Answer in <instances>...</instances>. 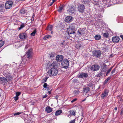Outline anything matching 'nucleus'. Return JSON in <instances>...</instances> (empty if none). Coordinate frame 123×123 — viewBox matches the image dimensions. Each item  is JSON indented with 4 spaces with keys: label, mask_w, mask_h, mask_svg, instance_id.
<instances>
[{
    "label": "nucleus",
    "mask_w": 123,
    "mask_h": 123,
    "mask_svg": "<svg viewBox=\"0 0 123 123\" xmlns=\"http://www.w3.org/2000/svg\"><path fill=\"white\" fill-rule=\"evenodd\" d=\"M113 68L112 67L110 69H108L106 72V75H107L111 71Z\"/></svg>",
    "instance_id": "nucleus-40"
},
{
    "label": "nucleus",
    "mask_w": 123,
    "mask_h": 123,
    "mask_svg": "<svg viewBox=\"0 0 123 123\" xmlns=\"http://www.w3.org/2000/svg\"><path fill=\"white\" fill-rule=\"evenodd\" d=\"M0 82L2 84L5 85L7 84L8 82L6 78L2 77H0Z\"/></svg>",
    "instance_id": "nucleus-8"
},
{
    "label": "nucleus",
    "mask_w": 123,
    "mask_h": 123,
    "mask_svg": "<svg viewBox=\"0 0 123 123\" xmlns=\"http://www.w3.org/2000/svg\"><path fill=\"white\" fill-rule=\"evenodd\" d=\"M36 32V29L34 30L33 32L31 33V36H34Z\"/></svg>",
    "instance_id": "nucleus-34"
},
{
    "label": "nucleus",
    "mask_w": 123,
    "mask_h": 123,
    "mask_svg": "<svg viewBox=\"0 0 123 123\" xmlns=\"http://www.w3.org/2000/svg\"><path fill=\"white\" fill-rule=\"evenodd\" d=\"M101 52L99 50H95L92 52V56L96 58H99L101 55Z\"/></svg>",
    "instance_id": "nucleus-2"
},
{
    "label": "nucleus",
    "mask_w": 123,
    "mask_h": 123,
    "mask_svg": "<svg viewBox=\"0 0 123 123\" xmlns=\"http://www.w3.org/2000/svg\"><path fill=\"white\" fill-rule=\"evenodd\" d=\"M62 112V111L61 110H57L55 112V115L56 116H58L60 115Z\"/></svg>",
    "instance_id": "nucleus-19"
},
{
    "label": "nucleus",
    "mask_w": 123,
    "mask_h": 123,
    "mask_svg": "<svg viewBox=\"0 0 123 123\" xmlns=\"http://www.w3.org/2000/svg\"><path fill=\"white\" fill-rule=\"evenodd\" d=\"M64 43L62 42V43H61V44H62V45H63V44H64Z\"/></svg>",
    "instance_id": "nucleus-62"
},
{
    "label": "nucleus",
    "mask_w": 123,
    "mask_h": 123,
    "mask_svg": "<svg viewBox=\"0 0 123 123\" xmlns=\"http://www.w3.org/2000/svg\"><path fill=\"white\" fill-rule=\"evenodd\" d=\"M69 35V36L70 37L72 38H74L75 37V33H72L70 34H68Z\"/></svg>",
    "instance_id": "nucleus-39"
},
{
    "label": "nucleus",
    "mask_w": 123,
    "mask_h": 123,
    "mask_svg": "<svg viewBox=\"0 0 123 123\" xmlns=\"http://www.w3.org/2000/svg\"><path fill=\"white\" fill-rule=\"evenodd\" d=\"M108 91L107 90H105L104 92L103 93L101 96V98L102 99H104L106 97L108 96Z\"/></svg>",
    "instance_id": "nucleus-11"
},
{
    "label": "nucleus",
    "mask_w": 123,
    "mask_h": 123,
    "mask_svg": "<svg viewBox=\"0 0 123 123\" xmlns=\"http://www.w3.org/2000/svg\"><path fill=\"white\" fill-rule=\"evenodd\" d=\"M26 11L24 9H21L20 11V12L22 14H24L26 13Z\"/></svg>",
    "instance_id": "nucleus-32"
},
{
    "label": "nucleus",
    "mask_w": 123,
    "mask_h": 123,
    "mask_svg": "<svg viewBox=\"0 0 123 123\" xmlns=\"http://www.w3.org/2000/svg\"><path fill=\"white\" fill-rule=\"evenodd\" d=\"M44 88L43 89L44 90H48L49 89V87L47 86L46 88Z\"/></svg>",
    "instance_id": "nucleus-51"
},
{
    "label": "nucleus",
    "mask_w": 123,
    "mask_h": 123,
    "mask_svg": "<svg viewBox=\"0 0 123 123\" xmlns=\"http://www.w3.org/2000/svg\"><path fill=\"white\" fill-rule=\"evenodd\" d=\"M117 107H115L114 108V109L115 110H117Z\"/></svg>",
    "instance_id": "nucleus-61"
},
{
    "label": "nucleus",
    "mask_w": 123,
    "mask_h": 123,
    "mask_svg": "<svg viewBox=\"0 0 123 123\" xmlns=\"http://www.w3.org/2000/svg\"><path fill=\"white\" fill-rule=\"evenodd\" d=\"M108 82V81H107V80H106L105 81V84L107 83Z\"/></svg>",
    "instance_id": "nucleus-60"
},
{
    "label": "nucleus",
    "mask_w": 123,
    "mask_h": 123,
    "mask_svg": "<svg viewBox=\"0 0 123 123\" xmlns=\"http://www.w3.org/2000/svg\"><path fill=\"white\" fill-rule=\"evenodd\" d=\"M87 86L89 87H91L92 86L93 84H92L89 83H88L87 85Z\"/></svg>",
    "instance_id": "nucleus-47"
},
{
    "label": "nucleus",
    "mask_w": 123,
    "mask_h": 123,
    "mask_svg": "<svg viewBox=\"0 0 123 123\" xmlns=\"http://www.w3.org/2000/svg\"><path fill=\"white\" fill-rule=\"evenodd\" d=\"M76 111L72 110L70 111V114L73 115L74 116H75V115Z\"/></svg>",
    "instance_id": "nucleus-26"
},
{
    "label": "nucleus",
    "mask_w": 123,
    "mask_h": 123,
    "mask_svg": "<svg viewBox=\"0 0 123 123\" xmlns=\"http://www.w3.org/2000/svg\"><path fill=\"white\" fill-rule=\"evenodd\" d=\"M83 91L84 92L86 93H87L90 90V89L89 87H86L83 89Z\"/></svg>",
    "instance_id": "nucleus-22"
},
{
    "label": "nucleus",
    "mask_w": 123,
    "mask_h": 123,
    "mask_svg": "<svg viewBox=\"0 0 123 123\" xmlns=\"http://www.w3.org/2000/svg\"><path fill=\"white\" fill-rule=\"evenodd\" d=\"M118 20L119 21H117L118 23H122L123 22V18L121 17H119L118 18Z\"/></svg>",
    "instance_id": "nucleus-27"
},
{
    "label": "nucleus",
    "mask_w": 123,
    "mask_h": 123,
    "mask_svg": "<svg viewBox=\"0 0 123 123\" xmlns=\"http://www.w3.org/2000/svg\"><path fill=\"white\" fill-rule=\"evenodd\" d=\"M51 37V36L49 35H46L43 37V39H44L46 40L48 39Z\"/></svg>",
    "instance_id": "nucleus-28"
},
{
    "label": "nucleus",
    "mask_w": 123,
    "mask_h": 123,
    "mask_svg": "<svg viewBox=\"0 0 123 123\" xmlns=\"http://www.w3.org/2000/svg\"><path fill=\"white\" fill-rule=\"evenodd\" d=\"M120 114L121 115H123V110H121V112L120 113Z\"/></svg>",
    "instance_id": "nucleus-56"
},
{
    "label": "nucleus",
    "mask_w": 123,
    "mask_h": 123,
    "mask_svg": "<svg viewBox=\"0 0 123 123\" xmlns=\"http://www.w3.org/2000/svg\"><path fill=\"white\" fill-rule=\"evenodd\" d=\"M101 38V36L99 35H96L94 37L95 39L97 40L100 39Z\"/></svg>",
    "instance_id": "nucleus-25"
},
{
    "label": "nucleus",
    "mask_w": 123,
    "mask_h": 123,
    "mask_svg": "<svg viewBox=\"0 0 123 123\" xmlns=\"http://www.w3.org/2000/svg\"><path fill=\"white\" fill-rule=\"evenodd\" d=\"M67 32L68 34H70L72 33H75V30H73L72 29H71L69 28L68 29Z\"/></svg>",
    "instance_id": "nucleus-16"
},
{
    "label": "nucleus",
    "mask_w": 123,
    "mask_h": 123,
    "mask_svg": "<svg viewBox=\"0 0 123 123\" xmlns=\"http://www.w3.org/2000/svg\"><path fill=\"white\" fill-rule=\"evenodd\" d=\"M110 1V0H103V3L106 5H109V2ZM107 6H108V5H107Z\"/></svg>",
    "instance_id": "nucleus-24"
},
{
    "label": "nucleus",
    "mask_w": 123,
    "mask_h": 123,
    "mask_svg": "<svg viewBox=\"0 0 123 123\" xmlns=\"http://www.w3.org/2000/svg\"><path fill=\"white\" fill-rule=\"evenodd\" d=\"M54 66H53V67L52 68L49 69L48 71V73L49 75H52V71L54 70Z\"/></svg>",
    "instance_id": "nucleus-23"
},
{
    "label": "nucleus",
    "mask_w": 123,
    "mask_h": 123,
    "mask_svg": "<svg viewBox=\"0 0 123 123\" xmlns=\"http://www.w3.org/2000/svg\"><path fill=\"white\" fill-rule=\"evenodd\" d=\"M55 63H54V67L55 66ZM58 71V69L56 68H55L54 67V75H57Z\"/></svg>",
    "instance_id": "nucleus-30"
},
{
    "label": "nucleus",
    "mask_w": 123,
    "mask_h": 123,
    "mask_svg": "<svg viewBox=\"0 0 123 123\" xmlns=\"http://www.w3.org/2000/svg\"><path fill=\"white\" fill-rule=\"evenodd\" d=\"M76 9L74 7H71L67 11L69 12V13H74Z\"/></svg>",
    "instance_id": "nucleus-13"
},
{
    "label": "nucleus",
    "mask_w": 123,
    "mask_h": 123,
    "mask_svg": "<svg viewBox=\"0 0 123 123\" xmlns=\"http://www.w3.org/2000/svg\"><path fill=\"white\" fill-rule=\"evenodd\" d=\"M22 112H15L14 113V116H16L18 115L19 114H21Z\"/></svg>",
    "instance_id": "nucleus-42"
},
{
    "label": "nucleus",
    "mask_w": 123,
    "mask_h": 123,
    "mask_svg": "<svg viewBox=\"0 0 123 123\" xmlns=\"http://www.w3.org/2000/svg\"><path fill=\"white\" fill-rule=\"evenodd\" d=\"M120 37L123 40V35H120Z\"/></svg>",
    "instance_id": "nucleus-57"
},
{
    "label": "nucleus",
    "mask_w": 123,
    "mask_h": 123,
    "mask_svg": "<svg viewBox=\"0 0 123 123\" xmlns=\"http://www.w3.org/2000/svg\"><path fill=\"white\" fill-rule=\"evenodd\" d=\"M5 77H6L7 80L9 81H10L12 79L11 75L10 74L7 75L5 76Z\"/></svg>",
    "instance_id": "nucleus-21"
},
{
    "label": "nucleus",
    "mask_w": 123,
    "mask_h": 123,
    "mask_svg": "<svg viewBox=\"0 0 123 123\" xmlns=\"http://www.w3.org/2000/svg\"><path fill=\"white\" fill-rule=\"evenodd\" d=\"M13 4L12 2L11 1H8L6 2L5 5V7L6 9L11 8Z\"/></svg>",
    "instance_id": "nucleus-4"
},
{
    "label": "nucleus",
    "mask_w": 123,
    "mask_h": 123,
    "mask_svg": "<svg viewBox=\"0 0 123 123\" xmlns=\"http://www.w3.org/2000/svg\"><path fill=\"white\" fill-rule=\"evenodd\" d=\"M19 35V38L22 40H24L27 37V35L25 33H20Z\"/></svg>",
    "instance_id": "nucleus-9"
},
{
    "label": "nucleus",
    "mask_w": 123,
    "mask_h": 123,
    "mask_svg": "<svg viewBox=\"0 0 123 123\" xmlns=\"http://www.w3.org/2000/svg\"><path fill=\"white\" fill-rule=\"evenodd\" d=\"M69 61L67 59L64 60L61 63L62 68L67 69L69 65Z\"/></svg>",
    "instance_id": "nucleus-3"
},
{
    "label": "nucleus",
    "mask_w": 123,
    "mask_h": 123,
    "mask_svg": "<svg viewBox=\"0 0 123 123\" xmlns=\"http://www.w3.org/2000/svg\"><path fill=\"white\" fill-rule=\"evenodd\" d=\"M47 96H44V97H43V98H45Z\"/></svg>",
    "instance_id": "nucleus-64"
},
{
    "label": "nucleus",
    "mask_w": 123,
    "mask_h": 123,
    "mask_svg": "<svg viewBox=\"0 0 123 123\" xmlns=\"http://www.w3.org/2000/svg\"><path fill=\"white\" fill-rule=\"evenodd\" d=\"M4 44V42L1 40H0V48L2 47Z\"/></svg>",
    "instance_id": "nucleus-38"
},
{
    "label": "nucleus",
    "mask_w": 123,
    "mask_h": 123,
    "mask_svg": "<svg viewBox=\"0 0 123 123\" xmlns=\"http://www.w3.org/2000/svg\"><path fill=\"white\" fill-rule=\"evenodd\" d=\"M77 100V99L76 98H74L73 100H72L71 101V102L72 103H73L75 101H76Z\"/></svg>",
    "instance_id": "nucleus-54"
},
{
    "label": "nucleus",
    "mask_w": 123,
    "mask_h": 123,
    "mask_svg": "<svg viewBox=\"0 0 123 123\" xmlns=\"http://www.w3.org/2000/svg\"><path fill=\"white\" fill-rule=\"evenodd\" d=\"M53 29V26L52 25H49L47 27L46 29L48 31H51Z\"/></svg>",
    "instance_id": "nucleus-20"
},
{
    "label": "nucleus",
    "mask_w": 123,
    "mask_h": 123,
    "mask_svg": "<svg viewBox=\"0 0 123 123\" xmlns=\"http://www.w3.org/2000/svg\"><path fill=\"white\" fill-rule=\"evenodd\" d=\"M95 16L96 18L97 17V18H99L100 17V16H99V15H98V16H96V15Z\"/></svg>",
    "instance_id": "nucleus-59"
},
{
    "label": "nucleus",
    "mask_w": 123,
    "mask_h": 123,
    "mask_svg": "<svg viewBox=\"0 0 123 123\" xmlns=\"http://www.w3.org/2000/svg\"><path fill=\"white\" fill-rule=\"evenodd\" d=\"M102 74V73L101 72L99 73V74L97 75V76L100 77L101 76Z\"/></svg>",
    "instance_id": "nucleus-53"
},
{
    "label": "nucleus",
    "mask_w": 123,
    "mask_h": 123,
    "mask_svg": "<svg viewBox=\"0 0 123 123\" xmlns=\"http://www.w3.org/2000/svg\"><path fill=\"white\" fill-rule=\"evenodd\" d=\"M116 71V68H115L113 69V70L112 71L111 74V76H112V75L113 74L115 73V71Z\"/></svg>",
    "instance_id": "nucleus-41"
},
{
    "label": "nucleus",
    "mask_w": 123,
    "mask_h": 123,
    "mask_svg": "<svg viewBox=\"0 0 123 123\" xmlns=\"http://www.w3.org/2000/svg\"><path fill=\"white\" fill-rule=\"evenodd\" d=\"M86 31V28H80L78 30L77 34L79 37H83Z\"/></svg>",
    "instance_id": "nucleus-1"
},
{
    "label": "nucleus",
    "mask_w": 123,
    "mask_h": 123,
    "mask_svg": "<svg viewBox=\"0 0 123 123\" xmlns=\"http://www.w3.org/2000/svg\"><path fill=\"white\" fill-rule=\"evenodd\" d=\"M25 26V24L23 23H22L20 25V27L18 29L19 30H21Z\"/></svg>",
    "instance_id": "nucleus-31"
},
{
    "label": "nucleus",
    "mask_w": 123,
    "mask_h": 123,
    "mask_svg": "<svg viewBox=\"0 0 123 123\" xmlns=\"http://www.w3.org/2000/svg\"><path fill=\"white\" fill-rule=\"evenodd\" d=\"M100 66L99 65H94L91 66L90 69L91 70L93 71H97L99 70Z\"/></svg>",
    "instance_id": "nucleus-6"
},
{
    "label": "nucleus",
    "mask_w": 123,
    "mask_h": 123,
    "mask_svg": "<svg viewBox=\"0 0 123 123\" xmlns=\"http://www.w3.org/2000/svg\"><path fill=\"white\" fill-rule=\"evenodd\" d=\"M54 3V0H52V2L50 3L48 5V6H50L52 5Z\"/></svg>",
    "instance_id": "nucleus-49"
},
{
    "label": "nucleus",
    "mask_w": 123,
    "mask_h": 123,
    "mask_svg": "<svg viewBox=\"0 0 123 123\" xmlns=\"http://www.w3.org/2000/svg\"><path fill=\"white\" fill-rule=\"evenodd\" d=\"M88 76V74L86 73H81L79 75V77L80 78H86Z\"/></svg>",
    "instance_id": "nucleus-15"
},
{
    "label": "nucleus",
    "mask_w": 123,
    "mask_h": 123,
    "mask_svg": "<svg viewBox=\"0 0 123 123\" xmlns=\"http://www.w3.org/2000/svg\"><path fill=\"white\" fill-rule=\"evenodd\" d=\"M48 77H45V78L44 79H43L42 80V83H44L45 82H46V81H47V79H48Z\"/></svg>",
    "instance_id": "nucleus-36"
},
{
    "label": "nucleus",
    "mask_w": 123,
    "mask_h": 123,
    "mask_svg": "<svg viewBox=\"0 0 123 123\" xmlns=\"http://www.w3.org/2000/svg\"><path fill=\"white\" fill-rule=\"evenodd\" d=\"M50 57L51 58V59L52 60V61L54 60V54L53 53H52L50 55Z\"/></svg>",
    "instance_id": "nucleus-37"
},
{
    "label": "nucleus",
    "mask_w": 123,
    "mask_h": 123,
    "mask_svg": "<svg viewBox=\"0 0 123 123\" xmlns=\"http://www.w3.org/2000/svg\"><path fill=\"white\" fill-rule=\"evenodd\" d=\"M73 19L74 18L71 16H67L65 18V21L69 23L72 22Z\"/></svg>",
    "instance_id": "nucleus-10"
},
{
    "label": "nucleus",
    "mask_w": 123,
    "mask_h": 123,
    "mask_svg": "<svg viewBox=\"0 0 123 123\" xmlns=\"http://www.w3.org/2000/svg\"><path fill=\"white\" fill-rule=\"evenodd\" d=\"M14 98L15 101H16L18 99V97L16 96L15 97H14Z\"/></svg>",
    "instance_id": "nucleus-50"
},
{
    "label": "nucleus",
    "mask_w": 123,
    "mask_h": 123,
    "mask_svg": "<svg viewBox=\"0 0 123 123\" xmlns=\"http://www.w3.org/2000/svg\"><path fill=\"white\" fill-rule=\"evenodd\" d=\"M90 0H83V3H86L87 4H89L90 2Z\"/></svg>",
    "instance_id": "nucleus-33"
},
{
    "label": "nucleus",
    "mask_w": 123,
    "mask_h": 123,
    "mask_svg": "<svg viewBox=\"0 0 123 123\" xmlns=\"http://www.w3.org/2000/svg\"><path fill=\"white\" fill-rule=\"evenodd\" d=\"M63 56L61 55H58L56 56V59L57 61H62L63 60Z\"/></svg>",
    "instance_id": "nucleus-14"
},
{
    "label": "nucleus",
    "mask_w": 123,
    "mask_h": 123,
    "mask_svg": "<svg viewBox=\"0 0 123 123\" xmlns=\"http://www.w3.org/2000/svg\"><path fill=\"white\" fill-rule=\"evenodd\" d=\"M112 39L113 42L117 43L119 42L120 38L117 36L113 37H112Z\"/></svg>",
    "instance_id": "nucleus-12"
},
{
    "label": "nucleus",
    "mask_w": 123,
    "mask_h": 123,
    "mask_svg": "<svg viewBox=\"0 0 123 123\" xmlns=\"http://www.w3.org/2000/svg\"><path fill=\"white\" fill-rule=\"evenodd\" d=\"M51 33L52 34H53V31H52L51 32Z\"/></svg>",
    "instance_id": "nucleus-63"
},
{
    "label": "nucleus",
    "mask_w": 123,
    "mask_h": 123,
    "mask_svg": "<svg viewBox=\"0 0 123 123\" xmlns=\"http://www.w3.org/2000/svg\"><path fill=\"white\" fill-rule=\"evenodd\" d=\"M111 79V77H108L106 80L107 81H109V80Z\"/></svg>",
    "instance_id": "nucleus-55"
},
{
    "label": "nucleus",
    "mask_w": 123,
    "mask_h": 123,
    "mask_svg": "<svg viewBox=\"0 0 123 123\" xmlns=\"http://www.w3.org/2000/svg\"><path fill=\"white\" fill-rule=\"evenodd\" d=\"M85 9V6L83 4H80L78 7V11L80 12H83L84 11Z\"/></svg>",
    "instance_id": "nucleus-7"
},
{
    "label": "nucleus",
    "mask_w": 123,
    "mask_h": 123,
    "mask_svg": "<svg viewBox=\"0 0 123 123\" xmlns=\"http://www.w3.org/2000/svg\"><path fill=\"white\" fill-rule=\"evenodd\" d=\"M76 25L74 23H73L70 24V26L69 27L71 29H72L73 30H75V26Z\"/></svg>",
    "instance_id": "nucleus-17"
},
{
    "label": "nucleus",
    "mask_w": 123,
    "mask_h": 123,
    "mask_svg": "<svg viewBox=\"0 0 123 123\" xmlns=\"http://www.w3.org/2000/svg\"><path fill=\"white\" fill-rule=\"evenodd\" d=\"M101 70L102 72H106V67L104 66L102 67Z\"/></svg>",
    "instance_id": "nucleus-29"
},
{
    "label": "nucleus",
    "mask_w": 123,
    "mask_h": 123,
    "mask_svg": "<svg viewBox=\"0 0 123 123\" xmlns=\"http://www.w3.org/2000/svg\"><path fill=\"white\" fill-rule=\"evenodd\" d=\"M45 111L47 113H50L51 112L52 109L50 107L47 106L46 107Z\"/></svg>",
    "instance_id": "nucleus-18"
},
{
    "label": "nucleus",
    "mask_w": 123,
    "mask_h": 123,
    "mask_svg": "<svg viewBox=\"0 0 123 123\" xmlns=\"http://www.w3.org/2000/svg\"><path fill=\"white\" fill-rule=\"evenodd\" d=\"M49 86L47 84V83H45L44 84L43 87L44 88H46V87Z\"/></svg>",
    "instance_id": "nucleus-48"
},
{
    "label": "nucleus",
    "mask_w": 123,
    "mask_h": 123,
    "mask_svg": "<svg viewBox=\"0 0 123 123\" xmlns=\"http://www.w3.org/2000/svg\"><path fill=\"white\" fill-rule=\"evenodd\" d=\"M103 34L104 37L107 38L108 37L109 34L108 33H103Z\"/></svg>",
    "instance_id": "nucleus-35"
},
{
    "label": "nucleus",
    "mask_w": 123,
    "mask_h": 123,
    "mask_svg": "<svg viewBox=\"0 0 123 123\" xmlns=\"http://www.w3.org/2000/svg\"><path fill=\"white\" fill-rule=\"evenodd\" d=\"M75 119H74V120H71L69 122V123H75Z\"/></svg>",
    "instance_id": "nucleus-46"
},
{
    "label": "nucleus",
    "mask_w": 123,
    "mask_h": 123,
    "mask_svg": "<svg viewBox=\"0 0 123 123\" xmlns=\"http://www.w3.org/2000/svg\"><path fill=\"white\" fill-rule=\"evenodd\" d=\"M86 100V98H85L84 99V100H82L81 101V102H84V101H85Z\"/></svg>",
    "instance_id": "nucleus-58"
},
{
    "label": "nucleus",
    "mask_w": 123,
    "mask_h": 123,
    "mask_svg": "<svg viewBox=\"0 0 123 123\" xmlns=\"http://www.w3.org/2000/svg\"><path fill=\"white\" fill-rule=\"evenodd\" d=\"M35 16L34 14H33L32 15V18H31V21H33L34 20V18Z\"/></svg>",
    "instance_id": "nucleus-52"
},
{
    "label": "nucleus",
    "mask_w": 123,
    "mask_h": 123,
    "mask_svg": "<svg viewBox=\"0 0 123 123\" xmlns=\"http://www.w3.org/2000/svg\"><path fill=\"white\" fill-rule=\"evenodd\" d=\"M21 94V92H17L16 93V96H19Z\"/></svg>",
    "instance_id": "nucleus-45"
},
{
    "label": "nucleus",
    "mask_w": 123,
    "mask_h": 123,
    "mask_svg": "<svg viewBox=\"0 0 123 123\" xmlns=\"http://www.w3.org/2000/svg\"><path fill=\"white\" fill-rule=\"evenodd\" d=\"M32 50L31 49H30L28 50V51L25 54V56L26 57H27V60H28V59H30L32 57Z\"/></svg>",
    "instance_id": "nucleus-5"
},
{
    "label": "nucleus",
    "mask_w": 123,
    "mask_h": 123,
    "mask_svg": "<svg viewBox=\"0 0 123 123\" xmlns=\"http://www.w3.org/2000/svg\"><path fill=\"white\" fill-rule=\"evenodd\" d=\"M80 92V91L78 90H75L74 91V93L76 95L78 94Z\"/></svg>",
    "instance_id": "nucleus-44"
},
{
    "label": "nucleus",
    "mask_w": 123,
    "mask_h": 123,
    "mask_svg": "<svg viewBox=\"0 0 123 123\" xmlns=\"http://www.w3.org/2000/svg\"><path fill=\"white\" fill-rule=\"evenodd\" d=\"M63 9V7L62 6H60L59 9L58 10V11L60 12H61L62 10Z\"/></svg>",
    "instance_id": "nucleus-43"
}]
</instances>
